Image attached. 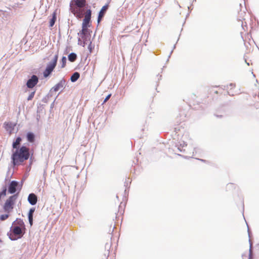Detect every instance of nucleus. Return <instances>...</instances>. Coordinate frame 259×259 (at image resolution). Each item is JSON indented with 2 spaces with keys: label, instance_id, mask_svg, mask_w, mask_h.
<instances>
[{
  "label": "nucleus",
  "instance_id": "nucleus-30",
  "mask_svg": "<svg viewBox=\"0 0 259 259\" xmlns=\"http://www.w3.org/2000/svg\"><path fill=\"white\" fill-rule=\"evenodd\" d=\"M111 94H109L106 97V98L105 99V100H104V102L103 103V104H104V103H105L111 97Z\"/></svg>",
  "mask_w": 259,
  "mask_h": 259
},
{
  "label": "nucleus",
  "instance_id": "nucleus-26",
  "mask_svg": "<svg viewBox=\"0 0 259 259\" xmlns=\"http://www.w3.org/2000/svg\"><path fill=\"white\" fill-rule=\"evenodd\" d=\"M28 219H29V222L31 226L33 224V215H28Z\"/></svg>",
  "mask_w": 259,
  "mask_h": 259
},
{
  "label": "nucleus",
  "instance_id": "nucleus-7",
  "mask_svg": "<svg viewBox=\"0 0 259 259\" xmlns=\"http://www.w3.org/2000/svg\"><path fill=\"white\" fill-rule=\"evenodd\" d=\"M86 5V0H71L70 6H77V7H84Z\"/></svg>",
  "mask_w": 259,
  "mask_h": 259
},
{
  "label": "nucleus",
  "instance_id": "nucleus-27",
  "mask_svg": "<svg viewBox=\"0 0 259 259\" xmlns=\"http://www.w3.org/2000/svg\"><path fill=\"white\" fill-rule=\"evenodd\" d=\"M34 94H35V91L34 92H32L29 95V96L28 97V98H27V100L29 101V100H31L32 99V98L34 97Z\"/></svg>",
  "mask_w": 259,
  "mask_h": 259
},
{
  "label": "nucleus",
  "instance_id": "nucleus-15",
  "mask_svg": "<svg viewBox=\"0 0 259 259\" xmlns=\"http://www.w3.org/2000/svg\"><path fill=\"white\" fill-rule=\"evenodd\" d=\"M15 126V124L10 122L5 123V127L6 129H14Z\"/></svg>",
  "mask_w": 259,
  "mask_h": 259
},
{
  "label": "nucleus",
  "instance_id": "nucleus-1",
  "mask_svg": "<svg viewBox=\"0 0 259 259\" xmlns=\"http://www.w3.org/2000/svg\"><path fill=\"white\" fill-rule=\"evenodd\" d=\"M29 157V149L25 146L18 148L12 155V163L14 165H19Z\"/></svg>",
  "mask_w": 259,
  "mask_h": 259
},
{
  "label": "nucleus",
  "instance_id": "nucleus-17",
  "mask_svg": "<svg viewBox=\"0 0 259 259\" xmlns=\"http://www.w3.org/2000/svg\"><path fill=\"white\" fill-rule=\"evenodd\" d=\"M77 58V56L75 53H71L68 55V59L70 62H74Z\"/></svg>",
  "mask_w": 259,
  "mask_h": 259
},
{
  "label": "nucleus",
  "instance_id": "nucleus-12",
  "mask_svg": "<svg viewBox=\"0 0 259 259\" xmlns=\"http://www.w3.org/2000/svg\"><path fill=\"white\" fill-rule=\"evenodd\" d=\"M12 226H16L23 228L25 229V226L23 220L20 219H17L12 224Z\"/></svg>",
  "mask_w": 259,
  "mask_h": 259
},
{
  "label": "nucleus",
  "instance_id": "nucleus-28",
  "mask_svg": "<svg viewBox=\"0 0 259 259\" xmlns=\"http://www.w3.org/2000/svg\"><path fill=\"white\" fill-rule=\"evenodd\" d=\"M187 145L185 144H184V145L182 146V149L178 147V149L180 150V151H184L185 152L186 151V148H184V147L187 148Z\"/></svg>",
  "mask_w": 259,
  "mask_h": 259
},
{
  "label": "nucleus",
  "instance_id": "nucleus-2",
  "mask_svg": "<svg viewBox=\"0 0 259 259\" xmlns=\"http://www.w3.org/2000/svg\"><path fill=\"white\" fill-rule=\"evenodd\" d=\"M25 228L23 229L22 227L12 226L8 235L11 240H16L23 236L25 233Z\"/></svg>",
  "mask_w": 259,
  "mask_h": 259
},
{
  "label": "nucleus",
  "instance_id": "nucleus-33",
  "mask_svg": "<svg viewBox=\"0 0 259 259\" xmlns=\"http://www.w3.org/2000/svg\"><path fill=\"white\" fill-rule=\"evenodd\" d=\"M215 93L218 94V91H215Z\"/></svg>",
  "mask_w": 259,
  "mask_h": 259
},
{
  "label": "nucleus",
  "instance_id": "nucleus-22",
  "mask_svg": "<svg viewBox=\"0 0 259 259\" xmlns=\"http://www.w3.org/2000/svg\"><path fill=\"white\" fill-rule=\"evenodd\" d=\"M66 61H67V59H66V57H63L61 59V63H62L61 68H63L65 67V66H66Z\"/></svg>",
  "mask_w": 259,
  "mask_h": 259
},
{
  "label": "nucleus",
  "instance_id": "nucleus-18",
  "mask_svg": "<svg viewBox=\"0 0 259 259\" xmlns=\"http://www.w3.org/2000/svg\"><path fill=\"white\" fill-rule=\"evenodd\" d=\"M87 31H88L87 27L86 26H82V29L80 31L79 33L78 34H79L80 36H82V35L84 36V35H87Z\"/></svg>",
  "mask_w": 259,
  "mask_h": 259
},
{
  "label": "nucleus",
  "instance_id": "nucleus-6",
  "mask_svg": "<svg viewBox=\"0 0 259 259\" xmlns=\"http://www.w3.org/2000/svg\"><path fill=\"white\" fill-rule=\"evenodd\" d=\"M38 81V77L36 75H33L31 76V78L27 81L26 83L27 87L28 88H32L37 83Z\"/></svg>",
  "mask_w": 259,
  "mask_h": 259
},
{
  "label": "nucleus",
  "instance_id": "nucleus-20",
  "mask_svg": "<svg viewBox=\"0 0 259 259\" xmlns=\"http://www.w3.org/2000/svg\"><path fill=\"white\" fill-rule=\"evenodd\" d=\"M56 20V14H55V13H54L53 17L50 20V26L51 27H52L54 25Z\"/></svg>",
  "mask_w": 259,
  "mask_h": 259
},
{
  "label": "nucleus",
  "instance_id": "nucleus-8",
  "mask_svg": "<svg viewBox=\"0 0 259 259\" xmlns=\"http://www.w3.org/2000/svg\"><path fill=\"white\" fill-rule=\"evenodd\" d=\"M18 185V183L15 181H12L8 187V192L10 194H14L16 192V188Z\"/></svg>",
  "mask_w": 259,
  "mask_h": 259
},
{
  "label": "nucleus",
  "instance_id": "nucleus-5",
  "mask_svg": "<svg viewBox=\"0 0 259 259\" xmlns=\"http://www.w3.org/2000/svg\"><path fill=\"white\" fill-rule=\"evenodd\" d=\"M70 11L76 18L80 19L83 17L84 7L70 6Z\"/></svg>",
  "mask_w": 259,
  "mask_h": 259
},
{
  "label": "nucleus",
  "instance_id": "nucleus-4",
  "mask_svg": "<svg viewBox=\"0 0 259 259\" xmlns=\"http://www.w3.org/2000/svg\"><path fill=\"white\" fill-rule=\"evenodd\" d=\"M17 199V195L9 197L6 201L3 208L5 212L10 213L14 208L15 202Z\"/></svg>",
  "mask_w": 259,
  "mask_h": 259
},
{
  "label": "nucleus",
  "instance_id": "nucleus-13",
  "mask_svg": "<svg viewBox=\"0 0 259 259\" xmlns=\"http://www.w3.org/2000/svg\"><path fill=\"white\" fill-rule=\"evenodd\" d=\"M80 36V38H79L78 39V41H81V39L82 40V42L80 43V45H82L83 47H84L85 46V44H87V41L88 40H89L90 41V38H89V39H88V37H89L87 35H84H84H82V36Z\"/></svg>",
  "mask_w": 259,
  "mask_h": 259
},
{
  "label": "nucleus",
  "instance_id": "nucleus-31",
  "mask_svg": "<svg viewBox=\"0 0 259 259\" xmlns=\"http://www.w3.org/2000/svg\"><path fill=\"white\" fill-rule=\"evenodd\" d=\"M34 210H35V209H34V208H31V209L29 210L28 215H33V212H34Z\"/></svg>",
  "mask_w": 259,
  "mask_h": 259
},
{
  "label": "nucleus",
  "instance_id": "nucleus-25",
  "mask_svg": "<svg viewBox=\"0 0 259 259\" xmlns=\"http://www.w3.org/2000/svg\"><path fill=\"white\" fill-rule=\"evenodd\" d=\"M94 49V45L92 44V42L90 41V44L88 46V49L90 51V53H91L93 51V50Z\"/></svg>",
  "mask_w": 259,
  "mask_h": 259
},
{
  "label": "nucleus",
  "instance_id": "nucleus-19",
  "mask_svg": "<svg viewBox=\"0 0 259 259\" xmlns=\"http://www.w3.org/2000/svg\"><path fill=\"white\" fill-rule=\"evenodd\" d=\"M27 140L30 142H33L34 140V135L31 133H29L27 136Z\"/></svg>",
  "mask_w": 259,
  "mask_h": 259
},
{
  "label": "nucleus",
  "instance_id": "nucleus-9",
  "mask_svg": "<svg viewBox=\"0 0 259 259\" xmlns=\"http://www.w3.org/2000/svg\"><path fill=\"white\" fill-rule=\"evenodd\" d=\"M65 84V81L62 79L52 88V90L55 92H58L64 88Z\"/></svg>",
  "mask_w": 259,
  "mask_h": 259
},
{
  "label": "nucleus",
  "instance_id": "nucleus-24",
  "mask_svg": "<svg viewBox=\"0 0 259 259\" xmlns=\"http://www.w3.org/2000/svg\"><path fill=\"white\" fill-rule=\"evenodd\" d=\"M9 217V214H2L0 216V220L2 221L7 220Z\"/></svg>",
  "mask_w": 259,
  "mask_h": 259
},
{
  "label": "nucleus",
  "instance_id": "nucleus-23",
  "mask_svg": "<svg viewBox=\"0 0 259 259\" xmlns=\"http://www.w3.org/2000/svg\"><path fill=\"white\" fill-rule=\"evenodd\" d=\"M90 19L84 18L83 20L82 26H86L87 27V25L90 23Z\"/></svg>",
  "mask_w": 259,
  "mask_h": 259
},
{
  "label": "nucleus",
  "instance_id": "nucleus-14",
  "mask_svg": "<svg viewBox=\"0 0 259 259\" xmlns=\"http://www.w3.org/2000/svg\"><path fill=\"white\" fill-rule=\"evenodd\" d=\"M79 73L76 72L71 76L70 79L72 82H75L79 78Z\"/></svg>",
  "mask_w": 259,
  "mask_h": 259
},
{
  "label": "nucleus",
  "instance_id": "nucleus-10",
  "mask_svg": "<svg viewBox=\"0 0 259 259\" xmlns=\"http://www.w3.org/2000/svg\"><path fill=\"white\" fill-rule=\"evenodd\" d=\"M28 201L31 205H35L37 201V196L34 193H31L28 197Z\"/></svg>",
  "mask_w": 259,
  "mask_h": 259
},
{
  "label": "nucleus",
  "instance_id": "nucleus-16",
  "mask_svg": "<svg viewBox=\"0 0 259 259\" xmlns=\"http://www.w3.org/2000/svg\"><path fill=\"white\" fill-rule=\"evenodd\" d=\"M21 141V138L20 137H18L16 141L13 144V148L18 149L17 146L20 144Z\"/></svg>",
  "mask_w": 259,
  "mask_h": 259
},
{
  "label": "nucleus",
  "instance_id": "nucleus-11",
  "mask_svg": "<svg viewBox=\"0 0 259 259\" xmlns=\"http://www.w3.org/2000/svg\"><path fill=\"white\" fill-rule=\"evenodd\" d=\"M108 5H105L104 6L101 10H100V12H99V16H98V22H99L102 18L103 17L105 12H106L107 10L108 9Z\"/></svg>",
  "mask_w": 259,
  "mask_h": 259
},
{
  "label": "nucleus",
  "instance_id": "nucleus-32",
  "mask_svg": "<svg viewBox=\"0 0 259 259\" xmlns=\"http://www.w3.org/2000/svg\"><path fill=\"white\" fill-rule=\"evenodd\" d=\"M248 259H252V255H251V251H250V253H249V256Z\"/></svg>",
  "mask_w": 259,
  "mask_h": 259
},
{
  "label": "nucleus",
  "instance_id": "nucleus-21",
  "mask_svg": "<svg viewBox=\"0 0 259 259\" xmlns=\"http://www.w3.org/2000/svg\"><path fill=\"white\" fill-rule=\"evenodd\" d=\"M85 18H88L91 20V10H88L85 13L84 16Z\"/></svg>",
  "mask_w": 259,
  "mask_h": 259
},
{
  "label": "nucleus",
  "instance_id": "nucleus-29",
  "mask_svg": "<svg viewBox=\"0 0 259 259\" xmlns=\"http://www.w3.org/2000/svg\"><path fill=\"white\" fill-rule=\"evenodd\" d=\"M235 187L234 185L232 183L228 184L227 186V189H230L231 188H235Z\"/></svg>",
  "mask_w": 259,
  "mask_h": 259
},
{
  "label": "nucleus",
  "instance_id": "nucleus-3",
  "mask_svg": "<svg viewBox=\"0 0 259 259\" xmlns=\"http://www.w3.org/2000/svg\"><path fill=\"white\" fill-rule=\"evenodd\" d=\"M58 58V54H56L54 57L53 60L48 65L43 72V75L45 77H48L53 71L56 66Z\"/></svg>",
  "mask_w": 259,
  "mask_h": 259
}]
</instances>
